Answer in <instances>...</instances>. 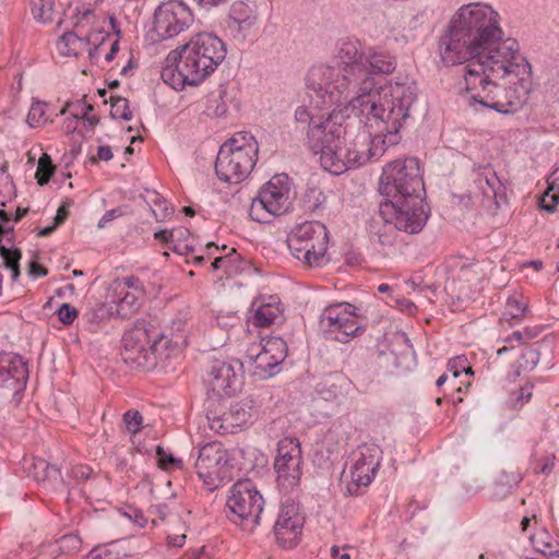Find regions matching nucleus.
<instances>
[{
	"mask_svg": "<svg viewBox=\"0 0 559 559\" xmlns=\"http://www.w3.org/2000/svg\"><path fill=\"white\" fill-rule=\"evenodd\" d=\"M447 66L465 67L464 88L471 106L502 115L518 112L531 91V64L515 39L504 38L501 15L486 2L461 5L438 43Z\"/></svg>",
	"mask_w": 559,
	"mask_h": 559,
	"instance_id": "obj_1",
	"label": "nucleus"
},
{
	"mask_svg": "<svg viewBox=\"0 0 559 559\" xmlns=\"http://www.w3.org/2000/svg\"><path fill=\"white\" fill-rule=\"evenodd\" d=\"M336 66L319 64L309 70V85L330 105L347 104L352 112L370 115L383 98V88L390 84H411L391 81L378 86L374 75L390 74L396 68L395 58L378 47L366 46L353 36L340 38L334 47Z\"/></svg>",
	"mask_w": 559,
	"mask_h": 559,
	"instance_id": "obj_2",
	"label": "nucleus"
},
{
	"mask_svg": "<svg viewBox=\"0 0 559 559\" xmlns=\"http://www.w3.org/2000/svg\"><path fill=\"white\" fill-rule=\"evenodd\" d=\"M380 108L370 115L353 112L367 127H377L381 134L371 135L367 129L349 134L342 122L332 127L328 143L320 151L322 168L332 175H342L380 158L386 146L400 142V131L409 118V110L416 100L411 84H390L383 88ZM352 114V111H349Z\"/></svg>",
	"mask_w": 559,
	"mask_h": 559,
	"instance_id": "obj_3",
	"label": "nucleus"
},
{
	"mask_svg": "<svg viewBox=\"0 0 559 559\" xmlns=\"http://www.w3.org/2000/svg\"><path fill=\"white\" fill-rule=\"evenodd\" d=\"M227 55L225 43L212 33H198L188 43L169 52L162 71L163 81L176 91L195 86L212 75Z\"/></svg>",
	"mask_w": 559,
	"mask_h": 559,
	"instance_id": "obj_4",
	"label": "nucleus"
},
{
	"mask_svg": "<svg viewBox=\"0 0 559 559\" xmlns=\"http://www.w3.org/2000/svg\"><path fill=\"white\" fill-rule=\"evenodd\" d=\"M379 215L382 225L377 229L378 242L383 247H393L400 242V233L417 234L428 219L424 195L385 198L380 203Z\"/></svg>",
	"mask_w": 559,
	"mask_h": 559,
	"instance_id": "obj_5",
	"label": "nucleus"
},
{
	"mask_svg": "<svg viewBox=\"0 0 559 559\" xmlns=\"http://www.w3.org/2000/svg\"><path fill=\"white\" fill-rule=\"evenodd\" d=\"M258 152V142L251 133H236L218 151L215 171L219 180L229 183L243 181L257 163Z\"/></svg>",
	"mask_w": 559,
	"mask_h": 559,
	"instance_id": "obj_6",
	"label": "nucleus"
},
{
	"mask_svg": "<svg viewBox=\"0 0 559 559\" xmlns=\"http://www.w3.org/2000/svg\"><path fill=\"white\" fill-rule=\"evenodd\" d=\"M307 87L312 102H316L317 106L321 104V114L314 115L310 112L307 107L299 106L295 110V120L296 122L308 124V145L314 154H319L323 145L328 143L332 127L338 123V116H341V119L345 116H349L348 111H350V108L347 104L330 105L325 103L324 99L310 87L309 73L307 74Z\"/></svg>",
	"mask_w": 559,
	"mask_h": 559,
	"instance_id": "obj_7",
	"label": "nucleus"
},
{
	"mask_svg": "<svg viewBox=\"0 0 559 559\" xmlns=\"http://www.w3.org/2000/svg\"><path fill=\"white\" fill-rule=\"evenodd\" d=\"M123 360L134 367L148 368L156 364L157 356L166 348L160 330L145 322H138L123 337Z\"/></svg>",
	"mask_w": 559,
	"mask_h": 559,
	"instance_id": "obj_8",
	"label": "nucleus"
},
{
	"mask_svg": "<svg viewBox=\"0 0 559 559\" xmlns=\"http://www.w3.org/2000/svg\"><path fill=\"white\" fill-rule=\"evenodd\" d=\"M379 191L384 198L425 195L418 159L409 157L386 164L380 178Z\"/></svg>",
	"mask_w": 559,
	"mask_h": 559,
	"instance_id": "obj_9",
	"label": "nucleus"
},
{
	"mask_svg": "<svg viewBox=\"0 0 559 559\" xmlns=\"http://www.w3.org/2000/svg\"><path fill=\"white\" fill-rule=\"evenodd\" d=\"M328 230L320 222H305L288 236V248L294 258L309 267L326 262Z\"/></svg>",
	"mask_w": 559,
	"mask_h": 559,
	"instance_id": "obj_10",
	"label": "nucleus"
},
{
	"mask_svg": "<svg viewBox=\"0 0 559 559\" xmlns=\"http://www.w3.org/2000/svg\"><path fill=\"white\" fill-rule=\"evenodd\" d=\"M263 504V497L249 479L235 483L226 501L229 519L247 532L259 525Z\"/></svg>",
	"mask_w": 559,
	"mask_h": 559,
	"instance_id": "obj_11",
	"label": "nucleus"
},
{
	"mask_svg": "<svg viewBox=\"0 0 559 559\" xmlns=\"http://www.w3.org/2000/svg\"><path fill=\"white\" fill-rule=\"evenodd\" d=\"M290 206V181L287 175L273 176L252 200L249 216L259 223H270L274 216H280Z\"/></svg>",
	"mask_w": 559,
	"mask_h": 559,
	"instance_id": "obj_12",
	"label": "nucleus"
},
{
	"mask_svg": "<svg viewBox=\"0 0 559 559\" xmlns=\"http://www.w3.org/2000/svg\"><path fill=\"white\" fill-rule=\"evenodd\" d=\"M287 353L286 342L282 337L272 336L251 344L243 361H236V364L247 367L249 372L260 379H267L280 372Z\"/></svg>",
	"mask_w": 559,
	"mask_h": 559,
	"instance_id": "obj_13",
	"label": "nucleus"
},
{
	"mask_svg": "<svg viewBox=\"0 0 559 559\" xmlns=\"http://www.w3.org/2000/svg\"><path fill=\"white\" fill-rule=\"evenodd\" d=\"M194 467L199 478L211 491L229 479L233 471L230 454L218 442H210L200 448Z\"/></svg>",
	"mask_w": 559,
	"mask_h": 559,
	"instance_id": "obj_14",
	"label": "nucleus"
},
{
	"mask_svg": "<svg viewBox=\"0 0 559 559\" xmlns=\"http://www.w3.org/2000/svg\"><path fill=\"white\" fill-rule=\"evenodd\" d=\"M356 310V307L348 302L326 307L320 317L325 335L340 343H348L350 338L361 334L364 326Z\"/></svg>",
	"mask_w": 559,
	"mask_h": 559,
	"instance_id": "obj_15",
	"label": "nucleus"
},
{
	"mask_svg": "<svg viewBox=\"0 0 559 559\" xmlns=\"http://www.w3.org/2000/svg\"><path fill=\"white\" fill-rule=\"evenodd\" d=\"M302 464L299 440L292 437L282 438L277 443V454L274 460L277 484L282 489L289 490L299 485Z\"/></svg>",
	"mask_w": 559,
	"mask_h": 559,
	"instance_id": "obj_16",
	"label": "nucleus"
},
{
	"mask_svg": "<svg viewBox=\"0 0 559 559\" xmlns=\"http://www.w3.org/2000/svg\"><path fill=\"white\" fill-rule=\"evenodd\" d=\"M193 20L192 11L186 3L169 0L155 10L153 31L158 39H170L188 29Z\"/></svg>",
	"mask_w": 559,
	"mask_h": 559,
	"instance_id": "obj_17",
	"label": "nucleus"
},
{
	"mask_svg": "<svg viewBox=\"0 0 559 559\" xmlns=\"http://www.w3.org/2000/svg\"><path fill=\"white\" fill-rule=\"evenodd\" d=\"M381 460L382 450L374 443L361 444L352 453L350 486L348 487L352 495H357L359 487H367L371 484Z\"/></svg>",
	"mask_w": 559,
	"mask_h": 559,
	"instance_id": "obj_18",
	"label": "nucleus"
},
{
	"mask_svg": "<svg viewBox=\"0 0 559 559\" xmlns=\"http://www.w3.org/2000/svg\"><path fill=\"white\" fill-rule=\"evenodd\" d=\"M95 23V13L88 8L76 9L74 31L66 32L57 41V50L64 57H78L90 47L88 29Z\"/></svg>",
	"mask_w": 559,
	"mask_h": 559,
	"instance_id": "obj_19",
	"label": "nucleus"
},
{
	"mask_svg": "<svg viewBox=\"0 0 559 559\" xmlns=\"http://www.w3.org/2000/svg\"><path fill=\"white\" fill-rule=\"evenodd\" d=\"M302 527L304 516L299 506L290 501L284 502L273 527L277 543L283 548H294L300 539Z\"/></svg>",
	"mask_w": 559,
	"mask_h": 559,
	"instance_id": "obj_20",
	"label": "nucleus"
},
{
	"mask_svg": "<svg viewBox=\"0 0 559 559\" xmlns=\"http://www.w3.org/2000/svg\"><path fill=\"white\" fill-rule=\"evenodd\" d=\"M27 380V365L20 355L13 353L0 354V388L12 392L16 404L21 401Z\"/></svg>",
	"mask_w": 559,
	"mask_h": 559,
	"instance_id": "obj_21",
	"label": "nucleus"
},
{
	"mask_svg": "<svg viewBox=\"0 0 559 559\" xmlns=\"http://www.w3.org/2000/svg\"><path fill=\"white\" fill-rule=\"evenodd\" d=\"M252 417L251 401H240L233 403L222 415L209 414L206 419L211 430L219 435H227L247 427L252 421Z\"/></svg>",
	"mask_w": 559,
	"mask_h": 559,
	"instance_id": "obj_22",
	"label": "nucleus"
},
{
	"mask_svg": "<svg viewBox=\"0 0 559 559\" xmlns=\"http://www.w3.org/2000/svg\"><path fill=\"white\" fill-rule=\"evenodd\" d=\"M241 365L215 359L211 362L206 383L207 386L218 396L231 395L241 385Z\"/></svg>",
	"mask_w": 559,
	"mask_h": 559,
	"instance_id": "obj_23",
	"label": "nucleus"
},
{
	"mask_svg": "<svg viewBox=\"0 0 559 559\" xmlns=\"http://www.w3.org/2000/svg\"><path fill=\"white\" fill-rule=\"evenodd\" d=\"M258 24V14L253 7L236 1L229 10L228 29L238 41H245L253 34Z\"/></svg>",
	"mask_w": 559,
	"mask_h": 559,
	"instance_id": "obj_24",
	"label": "nucleus"
},
{
	"mask_svg": "<svg viewBox=\"0 0 559 559\" xmlns=\"http://www.w3.org/2000/svg\"><path fill=\"white\" fill-rule=\"evenodd\" d=\"M284 308L277 296L259 297L252 302L251 322L255 326L266 328L283 321Z\"/></svg>",
	"mask_w": 559,
	"mask_h": 559,
	"instance_id": "obj_25",
	"label": "nucleus"
},
{
	"mask_svg": "<svg viewBox=\"0 0 559 559\" xmlns=\"http://www.w3.org/2000/svg\"><path fill=\"white\" fill-rule=\"evenodd\" d=\"M154 236L156 239L170 242L169 249L180 255H189L198 251L197 238L185 227L159 230Z\"/></svg>",
	"mask_w": 559,
	"mask_h": 559,
	"instance_id": "obj_26",
	"label": "nucleus"
},
{
	"mask_svg": "<svg viewBox=\"0 0 559 559\" xmlns=\"http://www.w3.org/2000/svg\"><path fill=\"white\" fill-rule=\"evenodd\" d=\"M141 292H130L120 289L117 292V299H112L115 313L117 318H130L138 312L141 307Z\"/></svg>",
	"mask_w": 559,
	"mask_h": 559,
	"instance_id": "obj_27",
	"label": "nucleus"
},
{
	"mask_svg": "<svg viewBox=\"0 0 559 559\" xmlns=\"http://www.w3.org/2000/svg\"><path fill=\"white\" fill-rule=\"evenodd\" d=\"M90 47L87 48L88 58L92 63H98L102 56H105L109 33L98 29L94 24L88 29Z\"/></svg>",
	"mask_w": 559,
	"mask_h": 559,
	"instance_id": "obj_28",
	"label": "nucleus"
},
{
	"mask_svg": "<svg viewBox=\"0 0 559 559\" xmlns=\"http://www.w3.org/2000/svg\"><path fill=\"white\" fill-rule=\"evenodd\" d=\"M476 181L478 188L480 189L483 195L486 199L496 200L502 190V183L500 179L498 178L497 174L491 169H487L484 173L479 174Z\"/></svg>",
	"mask_w": 559,
	"mask_h": 559,
	"instance_id": "obj_29",
	"label": "nucleus"
},
{
	"mask_svg": "<svg viewBox=\"0 0 559 559\" xmlns=\"http://www.w3.org/2000/svg\"><path fill=\"white\" fill-rule=\"evenodd\" d=\"M144 200L150 205L152 214L156 221L163 222L173 214V209L158 192L154 190H146Z\"/></svg>",
	"mask_w": 559,
	"mask_h": 559,
	"instance_id": "obj_30",
	"label": "nucleus"
},
{
	"mask_svg": "<svg viewBox=\"0 0 559 559\" xmlns=\"http://www.w3.org/2000/svg\"><path fill=\"white\" fill-rule=\"evenodd\" d=\"M240 261V254L235 249H230L225 255L215 257L211 267L214 272L222 270L226 275H233L239 271Z\"/></svg>",
	"mask_w": 559,
	"mask_h": 559,
	"instance_id": "obj_31",
	"label": "nucleus"
},
{
	"mask_svg": "<svg viewBox=\"0 0 559 559\" xmlns=\"http://www.w3.org/2000/svg\"><path fill=\"white\" fill-rule=\"evenodd\" d=\"M171 336L167 338L164 336V341L166 342V346L168 344H174L176 347H181L187 345V330H188V320L186 316H180L171 321L170 325Z\"/></svg>",
	"mask_w": 559,
	"mask_h": 559,
	"instance_id": "obj_32",
	"label": "nucleus"
},
{
	"mask_svg": "<svg viewBox=\"0 0 559 559\" xmlns=\"http://www.w3.org/2000/svg\"><path fill=\"white\" fill-rule=\"evenodd\" d=\"M527 309V301L519 294H514L507 299L506 309L503 312L504 320L520 319L524 316Z\"/></svg>",
	"mask_w": 559,
	"mask_h": 559,
	"instance_id": "obj_33",
	"label": "nucleus"
},
{
	"mask_svg": "<svg viewBox=\"0 0 559 559\" xmlns=\"http://www.w3.org/2000/svg\"><path fill=\"white\" fill-rule=\"evenodd\" d=\"M47 103L33 100L28 110L26 122L31 128H40L48 122Z\"/></svg>",
	"mask_w": 559,
	"mask_h": 559,
	"instance_id": "obj_34",
	"label": "nucleus"
},
{
	"mask_svg": "<svg viewBox=\"0 0 559 559\" xmlns=\"http://www.w3.org/2000/svg\"><path fill=\"white\" fill-rule=\"evenodd\" d=\"M32 12L35 20L48 23L53 21L55 17V1L53 0H33Z\"/></svg>",
	"mask_w": 559,
	"mask_h": 559,
	"instance_id": "obj_35",
	"label": "nucleus"
},
{
	"mask_svg": "<svg viewBox=\"0 0 559 559\" xmlns=\"http://www.w3.org/2000/svg\"><path fill=\"white\" fill-rule=\"evenodd\" d=\"M448 373H451L453 379L459 378L462 373L465 376H473V369L467 364V358L465 356H456L449 360L448 362Z\"/></svg>",
	"mask_w": 559,
	"mask_h": 559,
	"instance_id": "obj_36",
	"label": "nucleus"
},
{
	"mask_svg": "<svg viewBox=\"0 0 559 559\" xmlns=\"http://www.w3.org/2000/svg\"><path fill=\"white\" fill-rule=\"evenodd\" d=\"M55 167L51 163L50 156L43 154L38 160V167L36 173L37 182L40 186L48 183L53 175Z\"/></svg>",
	"mask_w": 559,
	"mask_h": 559,
	"instance_id": "obj_37",
	"label": "nucleus"
},
{
	"mask_svg": "<svg viewBox=\"0 0 559 559\" xmlns=\"http://www.w3.org/2000/svg\"><path fill=\"white\" fill-rule=\"evenodd\" d=\"M122 554L116 544L97 546L90 552V559H121Z\"/></svg>",
	"mask_w": 559,
	"mask_h": 559,
	"instance_id": "obj_38",
	"label": "nucleus"
},
{
	"mask_svg": "<svg viewBox=\"0 0 559 559\" xmlns=\"http://www.w3.org/2000/svg\"><path fill=\"white\" fill-rule=\"evenodd\" d=\"M490 263L486 262H475L471 263L468 265H462L461 273L462 277L466 281H473L474 275L478 276L479 280H484L487 277V266H489Z\"/></svg>",
	"mask_w": 559,
	"mask_h": 559,
	"instance_id": "obj_39",
	"label": "nucleus"
},
{
	"mask_svg": "<svg viewBox=\"0 0 559 559\" xmlns=\"http://www.w3.org/2000/svg\"><path fill=\"white\" fill-rule=\"evenodd\" d=\"M110 115L114 119L130 120L132 112L129 108V102L122 97L112 99Z\"/></svg>",
	"mask_w": 559,
	"mask_h": 559,
	"instance_id": "obj_40",
	"label": "nucleus"
},
{
	"mask_svg": "<svg viewBox=\"0 0 559 559\" xmlns=\"http://www.w3.org/2000/svg\"><path fill=\"white\" fill-rule=\"evenodd\" d=\"M143 417L139 411L129 409L123 415L126 429L131 433H138L142 428Z\"/></svg>",
	"mask_w": 559,
	"mask_h": 559,
	"instance_id": "obj_41",
	"label": "nucleus"
},
{
	"mask_svg": "<svg viewBox=\"0 0 559 559\" xmlns=\"http://www.w3.org/2000/svg\"><path fill=\"white\" fill-rule=\"evenodd\" d=\"M0 255L3 259L5 266L8 269H12L19 266L20 260L22 258V252L20 249H9L4 246H1Z\"/></svg>",
	"mask_w": 559,
	"mask_h": 559,
	"instance_id": "obj_42",
	"label": "nucleus"
},
{
	"mask_svg": "<svg viewBox=\"0 0 559 559\" xmlns=\"http://www.w3.org/2000/svg\"><path fill=\"white\" fill-rule=\"evenodd\" d=\"M156 454L158 457L159 467L163 469H168L173 466L181 467V460L176 459L173 454L167 453L162 447H157Z\"/></svg>",
	"mask_w": 559,
	"mask_h": 559,
	"instance_id": "obj_43",
	"label": "nucleus"
},
{
	"mask_svg": "<svg viewBox=\"0 0 559 559\" xmlns=\"http://www.w3.org/2000/svg\"><path fill=\"white\" fill-rule=\"evenodd\" d=\"M57 313L59 320L66 325L72 324L78 318L76 309L69 304H62Z\"/></svg>",
	"mask_w": 559,
	"mask_h": 559,
	"instance_id": "obj_44",
	"label": "nucleus"
},
{
	"mask_svg": "<svg viewBox=\"0 0 559 559\" xmlns=\"http://www.w3.org/2000/svg\"><path fill=\"white\" fill-rule=\"evenodd\" d=\"M116 317L112 301H106L98 305L94 310V318L98 321H105Z\"/></svg>",
	"mask_w": 559,
	"mask_h": 559,
	"instance_id": "obj_45",
	"label": "nucleus"
},
{
	"mask_svg": "<svg viewBox=\"0 0 559 559\" xmlns=\"http://www.w3.org/2000/svg\"><path fill=\"white\" fill-rule=\"evenodd\" d=\"M81 538L75 534H68L60 538V549L63 551H78L81 548Z\"/></svg>",
	"mask_w": 559,
	"mask_h": 559,
	"instance_id": "obj_46",
	"label": "nucleus"
},
{
	"mask_svg": "<svg viewBox=\"0 0 559 559\" xmlns=\"http://www.w3.org/2000/svg\"><path fill=\"white\" fill-rule=\"evenodd\" d=\"M521 481V476L518 473L502 472L498 477L496 484L506 487L504 492L516 486Z\"/></svg>",
	"mask_w": 559,
	"mask_h": 559,
	"instance_id": "obj_47",
	"label": "nucleus"
},
{
	"mask_svg": "<svg viewBox=\"0 0 559 559\" xmlns=\"http://www.w3.org/2000/svg\"><path fill=\"white\" fill-rule=\"evenodd\" d=\"M69 106L71 108V114L75 119L87 118V115L94 109L91 104H86L84 100H78Z\"/></svg>",
	"mask_w": 559,
	"mask_h": 559,
	"instance_id": "obj_48",
	"label": "nucleus"
},
{
	"mask_svg": "<svg viewBox=\"0 0 559 559\" xmlns=\"http://www.w3.org/2000/svg\"><path fill=\"white\" fill-rule=\"evenodd\" d=\"M558 194L554 192V188L549 187L545 195L540 200V207L549 213L555 212Z\"/></svg>",
	"mask_w": 559,
	"mask_h": 559,
	"instance_id": "obj_49",
	"label": "nucleus"
},
{
	"mask_svg": "<svg viewBox=\"0 0 559 559\" xmlns=\"http://www.w3.org/2000/svg\"><path fill=\"white\" fill-rule=\"evenodd\" d=\"M540 352L538 347L527 349L523 355L524 367L533 369L539 361Z\"/></svg>",
	"mask_w": 559,
	"mask_h": 559,
	"instance_id": "obj_50",
	"label": "nucleus"
},
{
	"mask_svg": "<svg viewBox=\"0 0 559 559\" xmlns=\"http://www.w3.org/2000/svg\"><path fill=\"white\" fill-rule=\"evenodd\" d=\"M123 214H124V212L121 207H116V209L106 211L105 214L102 216V218L98 221V224H97L98 228L107 227V225L110 222L122 216Z\"/></svg>",
	"mask_w": 559,
	"mask_h": 559,
	"instance_id": "obj_51",
	"label": "nucleus"
},
{
	"mask_svg": "<svg viewBox=\"0 0 559 559\" xmlns=\"http://www.w3.org/2000/svg\"><path fill=\"white\" fill-rule=\"evenodd\" d=\"M555 460H556V456L554 454H549V455L543 457L535 466V472L538 474L550 473L555 466Z\"/></svg>",
	"mask_w": 559,
	"mask_h": 559,
	"instance_id": "obj_52",
	"label": "nucleus"
},
{
	"mask_svg": "<svg viewBox=\"0 0 559 559\" xmlns=\"http://www.w3.org/2000/svg\"><path fill=\"white\" fill-rule=\"evenodd\" d=\"M219 248L214 243V242H209L205 248H204V252H202L201 254H194L192 257L193 259V263L195 265H201L206 258H212L215 253V251H218Z\"/></svg>",
	"mask_w": 559,
	"mask_h": 559,
	"instance_id": "obj_53",
	"label": "nucleus"
},
{
	"mask_svg": "<svg viewBox=\"0 0 559 559\" xmlns=\"http://www.w3.org/2000/svg\"><path fill=\"white\" fill-rule=\"evenodd\" d=\"M118 50H119L118 38H115L109 34V40L107 41V48L105 50V56H104L105 60L107 62H110L111 60H114Z\"/></svg>",
	"mask_w": 559,
	"mask_h": 559,
	"instance_id": "obj_54",
	"label": "nucleus"
},
{
	"mask_svg": "<svg viewBox=\"0 0 559 559\" xmlns=\"http://www.w3.org/2000/svg\"><path fill=\"white\" fill-rule=\"evenodd\" d=\"M139 280L134 276L126 277L122 282V284H119L116 288V292H119L120 289L123 290H130V292H141L138 288Z\"/></svg>",
	"mask_w": 559,
	"mask_h": 559,
	"instance_id": "obj_55",
	"label": "nucleus"
},
{
	"mask_svg": "<svg viewBox=\"0 0 559 559\" xmlns=\"http://www.w3.org/2000/svg\"><path fill=\"white\" fill-rule=\"evenodd\" d=\"M28 273L35 277H41L47 274V270L35 261L28 264Z\"/></svg>",
	"mask_w": 559,
	"mask_h": 559,
	"instance_id": "obj_56",
	"label": "nucleus"
},
{
	"mask_svg": "<svg viewBox=\"0 0 559 559\" xmlns=\"http://www.w3.org/2000/svg\"><path fill=\"white\" fill-rule=\"evenodd\" d=\"M112 152L111 148L107 145H100L97 150V157L100 160L108 162L112 158Z\"/></svg>",
	"mask_w": 559,
	"mask_h": 559,
	"instance_id": "obj_57",
	"label": "nucleus"
},
{
	"mask_svg": "<svg viewBox=\"0 0 559 559\" xmlns=\"http://www.w3.org/2000/svg\"><path fill=\"white\" fill-rule=\"evenodd\" d=\"M331 556L333 558H340V559H350V555L346 551V550H342L340 547L337 546H333L331 548Z\"/></svg>",
	"mask_w": 559,
	"mask_h": 559,
	"instance_id": "obj_58",
	"label": "nucleus"
},
{
	"mask_svg": "<svg viewBox=\"0 0 559 559\" xmlns=\"http://www.w3.org/2000/svg\"><path fill=\"white\" fill-rule=\"evenodd\" d=\"M186 542V535H174L168 537V544L174 547H181Z\"/></svg>",
	"mask_w": 559,
	"mask_h": 559,
	"instance_id": "obj_59",
	"label": "nucleus"
},
{
	"mask_svg": "<svg viewBox=\"0 0 559 559\" xmlns=\"http://www.w3.org/2000/svg\"><path fill=\"white\" fill-rule=\"evenodd\" d=\"M67 216H68V211H67V209H66L64 206H60V207L58 209V211H57L56 216H55V223H56V225H58V226H59L60 224H62V223L66 221Z\"/></svg>",
	"mask_w": 559,
	"mask_h": 559,
	"instance_id": "obj_60",
	"label": "nucleus"
},
{
	"mask_svg": "<svg viewBox=\"0 0 559 559\" xmlns=\"http://www.w3.org/2000/svg\"><path fill=\"white\" fill-rule=\"evenodd\" d=\"M226 0H197V2L204 8H213L217 7L221 3H224Z\"/></svg>",
	"mask_w": 559,
	"mask_h": 559,
	"instance_id": "obj_61",
	"label": "nucleus"
},
{
	"mask_svg": "<svg viewBox=\"0 0 559 559\" xmlns=\"http://www.w3.org/2000/svg\"><path fill=\"white\" fill-rule=\"evenodd\" d=\"M532 385H526L524 388L521 389V392H520V396L519 399L522 401V402H527L531 396H532Z\"/></svg>",
	"mask_w": 559,
	"mask_h": 559,
	"instance_id": "obj_62",
	"label": "nucleus"
},
{
	"mask_svg": "<svg viewBox=\"0 0 559 559\" xmlns=\"http://www.w3.org/2000/svg\"><path fill=\"white\" fill-rule=\"evenodd\" d=\"M90 473H91V469L85 466H80L74 469V475L76 477H81V478H87L90 476Z\"/></svg>",
	"mask_w": 559,
	"mask_h": 559,
	"instance_id": "obj_63",
	"label": "nucleus"
},
{
	"mask_svg": "<svg viewBox=\"0 0 559 559\" xmlns=\"http://www.w3.org/2000/svg\"><path fill=\"white\" fill-rule=\"evenodd\" d=\"M58 225H56V223H53L52 225L50 226H47L45 228H41L39 231H38V236L39 237H47L49 236L56 228H57Z\"/></svg>",
	"mask_w": 559,
	"mask_h": 559,
	"instance_id": "obj_64",
	"label": "nucleus"
}]
</instances>
